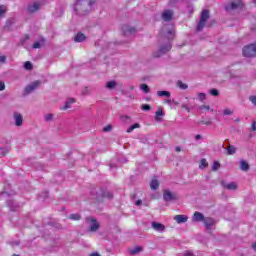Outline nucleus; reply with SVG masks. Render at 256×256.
I'll list each match as a JSON object with an SVG mask.
<instances>
[{
  "mask_svg": "<svg viewBox=\"0 0 256 256\" xmlns=\"http://www.w3.org/2000/svg\"><path fill=\"white\" fill-rule=\"evenodd\" d=\"M142 111H151V105L149 104H143L141 106Z\"/></svg>",
  "mask_w": 256,
  "mask_h": 256,
  "instance_id": "obj_38",
  "label": "nucleus"
},
{
  "mask_svg": "<svg viewBox=\"0 0 256 256\" xmlns=\"http://www.w3.org/2000/svg\"><path fill=\"white\" fill-rule=\"evenodd\" d=\"M140 89L145 93L150 92L149 86L147 84H141Z\"/></svg>",
  "mask_w": 256,
  "mask_h": 256,
  "instance_id": "obj_35",
  "label": "nucleus"
},
{
  "mask_svg": "<svg viewBox=\"0 0 256 256\" xmlns=\"http://www.w3.org/2000/svg\"><path fill=\"white\" fill-rule=\"evenodd\" d=\"M39 85H41V81L39 80L32 82L31 84L26 86V88L24 89V95L25 96L30 95V93H33V91H35V89H37Z\"/></svg>",
  "mask_w": 256,
  "mask_h": 256,
  "instance_id": "obj_5",
  "label": "nucleus"
},
{
  "mask_svg": "<svg viewBox=\"0 0 256 256\" xmlns=\"http://www.w3.org/2000/svg\"><path fill=\"white\" fill-rule=\"evenodd\" d=\"M152 229H154V231H158L159 233H163V231H165V225H163L162 223L159 222H152Z\"/></svg>",
  "mask_w": 256,
  "mask_h": 256,
  "instance_id": "obj_13",
  "label": "nucleus"
},
{
  "mask_svg": "<svg viewBox=\"0 0 256 256\" xmlns=\"http://www.w3.org/2000/svg\"><path fill=\"white\" fill-rule=\"evenodd\" d=\"M189 217H187V215H176L174 216V221H176V223L181 224V223H187Z\"/></svg>",
  "mask_w": 256,
  "mask_h": 256,
  "instance_id": "obj_14",
  "label": "nucleus"
},
{
  "mask_svg": "<svg viewBox=\"0 0 256 256\" xmlns=\"http://www.w3.org/2000/svg\"><path fill=\"white\" fill-rule=\"evenodd\" d=\"M203 223L206 229L210 230V229H213V225H215V220H213V218L207 217V218H204Z\"/></svg>",
  "mask_w": 256,
  "mask_h": 256,
  "instance_id": "obj_15",
  "label": "nucleus"
},
{
  "mask_svg": "<svg viewBox=\"0 0 256 256\" xmlns=\"http://www.w3.org/2000/svg\"><path fill=\"white\" fill-rule=\"evenodd\" d=\"M82 94L84 95H90L91 94V90L89 89V87H85L82 91Z\"/></svg>",
  "mask_w": 256,
  "mask_h": 256,
  "instance_id": "obj_41",
  "label": "nucleus"
},
{
  "mask_svg": "<svg viewBox=\"0 0 256 256\" xmlns=\"http://www.w3.org/2000/svg\"><path fill=\"white\" fill-rule=\"evenodd\" d=\"M184 256H195V254H193L191 251H187L184 253Z\"/></svg>",
  "mask_w": 256,
  "mask_h": 256,
  "instance_id": "obj_51",
  "label": "nucleus"
},
{
  "mask_svg": "<svg viewBox=\"0 0 256 256\" xmlns=\"http://www.w3.org/2000/svg\"><path fill=\"white\" fill-rule=\"evenodd\" d=\"M166 103L171 104V100H169V99L166 100Z\"/></svg>",
  "mask_w": 256,
  "mask_h": 256,
  "instance_id": "obj_58",
  "label": "nucleus"
},
{
  "mask_svg": "<svg viewBox=\"0 0 256 256\" xmlns=\"http://www.w3.org/2000/svg\"><path fill=\"white\" fill-rule=\"evenodd\" d=\"M122 31L126 37H129V35H134V33L136 32L135 28L129 25H123Z\"/></svg>",
  "mask_w": 256,
  "mask_h": 256,
  "instance_id": "obj_11",
  "label": "nucleus"
},
{
  "mask_svg": "<svg viewBox=\"0 0 256 256\" xmlns=\"http://www.w3.org/2000/svg\"><path fill=\"white\" fill-rule=\"evenodd\" d=\"M240 7H243V2L241 0H235L227 5L225 9L226 11H234L235 9H240Z\"/></svg>",
  "mask_w": 256,
  "mask_h": 256,
  "instance_id": "obj_6",
  "label": "nucleus"
},
{
  "mask_svg": "<svg viewBox=\"0 0 256 256\" xmlns=\"http://www.w3.org/2000/svg\"><path fill=\"white\" fill-rule=\"evenodd\" d=\"M85 39H87V37L85 36V34L79 32L77 33V35L74 38L75 43H83V41H85Z\"/></svg>",
  "mask_w": 256,
  "mask_h": 256,
  "instance_id": "obj_18",
  "label": "nucleus"
},
{
  "mask_svg": "<svg viewBox=\"0 0 256 256\" xmlns=\"http://www.w3.org/2000/svg\"><path fill=\"white\" fill-rule=\"evenodd\" d=\"M93 199H96V201H101L103 197L106 199H113V193L109 191H103L100 190V193L97 190L92 191Z\"/></svg>",
  "mask_w": 256,
  "mask_h": 256,
  "instance_id": "obj_3",
  "label": "nucleus"
},
{
  "mask_svg": "<svg viewBox=\"0 0 256 256\" xmlns=\"http://www.w3.org/2000/svg\"><path fill=\"white\" fill-rule=\"evenodd\" d=\"M227 155H235L237 153V148L233 145H229L227 148Z\"/></svg>",
  "mask_w": 256,
  "mask_h": 256,
  "instance_id": "obj_23",
  "label": "nucleus"
},
{
  "mask_svg": "<svg viewBox=\"0 0 256 256\" xmlns=\"http://www.w3.org/2000/svg\"><path fill=\"white\" fill-rule=\"evenodd\" d=\"M111 129H113V126L108 125V126H106V127L103 128V131H104L105 133H108L109 131H111Z\"/></svg>",
  "mask_w": 256,
  "mask_h": 256,
  "instance_id": "obj_45",
  "label": "nucleus"
},
{
  "mask_svg": "<svg viewBox=\"0 0 256 256\" xmlns=\"http://www.w3.org/2000/svg\"><path fill=\"white\" fill-rule=\"evenodd\" d=\"M240 170L245 172L249 171V163L245 160H240Z\"/></svg>",
  "mask_w": 256,
  "mask_h": 256,
  "instance_id": "obj_22",
  "label": "nucleus"
},
{
  "mask_svg": "<svg viewBox=\"0 0 256 256\" xmlns=\"http://www.w3.org/2000/svg\"><path fill=\"white\" fill-rule=\"evenodd\" d=\"M164 31L166 33L168 41L166 44L161 45L158 51H154L152 53L153 57L155 58L162 57V55H165V53H169V51H171V48L173 47L171 45V41H173V38L175 37V27L173 25H169L167 30L166 28H164Z\"/></svg>",
  "mask_w": 256,
  "mask_h": 256,
  "instance_id": "obj_1",
  "label": "nucleus"
},
{
  "mask_svg": "<svg viewBox=\"0 0 256 256\" xmlns=\"http://www.w3.org/2000/svg\"><path fill=\"white\" fill-rule=\"evenodd\" d=\"M139 127H141V124L135 123L134 125L130 126L126 132L133 133V131H135V129H139Z\"/></svg>",
  "mask_w": 256,
  "mask_h": 256,
  "instance_id": "obj_27",
  "label": "nucleus"
},
{
  "mask_svg": "<svg viewBox=\"0 0 256 256\" xmlns=\"http://www.w3.org/2000/svg\"><path fill=\"white\" fill-rule=\"evenodd\" d=\"M12 256H19V255H17V254H13Z\"/></svg>",
  "mask_w": 256,
  "mask_h": 256,
  "instance_id": "obj_60",
  "label": "nucleus"
},
{
  "mask_svg": "<svg viewBox=\"0 0 256 256\" xmlns=\"http://www.w3.org/2000/svg\"><path fill=\"white\" fill-rule=\"evenodd\" d=\"M75 103L74 98H70L68 101H66L65 105L61 107V111H67V109H71V105Z\"/></svg>",
  "mask_w": 256,
  "mask_h": 256,
  "instance_id": "obj_19",
  "label": "nucleus"
},
{
  "mask_svg": "<svg viewBox=\"0 0 256 256\" xmlns=\"http://www.w3.org/2000/svg\"><path fill=\"white\" fill-rule=\"evenodd\" d=\"M7 61V57L0 56V63H5Z\"/></svg>",
  "mask_w": 256,
  "mask_h": 256,
  "instance_id": "obj_50",
  "label": "nucleus"
},
{
  "mask_svg": "<svg viewBox=\"0 0 256 256\" xmlns=\"http://www.w3.org/2000/svg\"><path fill=\"white\" fill-rule=\"evenodd\" d=\"M39 9H41V4H39V2H35L28 6L29 13H35L36 11H39Z\"/></svg>",
  "mask_w": 256,
  "mask_h": 256,
  "instance_id": "obj_17",
  "label": "nucleus"
},
{
  "mask_svg": "<svg viewBox=\"0 0 256 256\" xmlns=\"http://www.w3.org/2000/svg\"><path fill=\"white\" fill-rule=\"evenodd\" d=\"M176 86L179 87V89H182L183 91H185V89H188V85L183 83V81L178 80L176 83Z\"/></svg>",
  "mask_w": 256,
  "mask_h": 256,
  "instance_id": "obj_25",
  "label": "nucleus"
},
{
  "mask_svg": "<svg viewBox=\"0 0 256 256\" xmlns=\"http://www.w3.org/2000/svg\"><path fill=\"white\" fill-rule=\"evenodd\" d=\"M192 221L195 223H201V221H205V215L201 212H195L192 216Z\"/></svg>",
  "mask_w": 256,
  "mask_h": 256,
  "instance_id": "obj_12",
  "label": "nucleus"
},
{
  "mask_svg": "<svg viewBox=\"0 0 256 256\" xmlns=\"http://www.w3.org/2000/svg\"><path fill=\"white\" fill-rule=\"evenodd\" d=\"M158 97H171V92L169 91H158L157 92Z\"/></svg>",
  "mask_w": 256,
  "mask_h": 256,
  "instance_id": "obj_28",
  "label": "nucleus"
},
{
  "mask_svg": "<svg viewBox=\"0 0 256 256\" xmlns=\"http://www.w3.org/2000/svg\"><path fill=\"white\" fill-rule=\"evenodd\" d=\"M163 115H165V113H163V110L161 108H159L156 113H155V119L156 121H161V118L159 117H163Z\"/></svg>",
  "mask_w": 256,
  "mask_h": 256,
  "instance_id": "obj_26",
  "label": "nucleus"
},
{
  "mask_svg": "<svg viewBox=\"0 0 256 256\" xmlns=\"http://www.w3.org/2000/svg\"><path fill=\"white\" fill-rule=\"evenodd\" d=\"M45 38H41L40 41H36L33 45H32V49H41L42 45H45Z\"/></svg>",
  "mask_w": 256,
  "mask_h": 256,
  "instance_id": "obj_20",
  "label": "nucleus"
},
{
  "mask_svg": "<svg viewBox=\"0 0 256 256\" xmlns=\"http://www.w3.org/2000/svg\"><path fill=\"white\" fill-rule=\"evenodd\" d=\"M68 219H71L72 221H79V219H81V215H79V214H70Z\"/></svg>",
  "mask_w": 256,
  "mask_h": 256,
  "instance_id": "obj_33",
  "label": "nucleus"
},
{
  "mask_svg": "<svg viewBox=\"0 0 256 256\" xmlns=\"http://www.w3.org/2000/svg\"><path fill=\"white\" fill-rule=\"evenodd\" d=\"M115 87H117V82L112 80V81H109L107 84H106V88L107 89H115Z\"/></svg>",
  "mask_w": 256,
  "mask_h": 256,
  "instance_id": "obj_30",
  "label": "nucleus"
},
{
  "mask_svg": "<svg viewBox=\"0 0 256 256\" xmlns=\"http://www.w3.org/2000/svg\"><path fill=\"white\" fill-rule=\"evenodd\" d=\"M90 256H101V255L97 252H94V253L90 254Z\"/></svg>",
  "mask_w": 256,
  "mask_h": 256,
  "instance_id": "obj_55",
  "label": "nucleus"
},
{
  "mask_svg": "<svg viewBox=\"0 0 256 256\" xmlns=\"http://www.w3.org/2000/svg\"><path fill=\"white\" fill-rule=\"evenodd\" d=\"M86 222L89 223L90 231L95 233V231L99 230V222L95 218H86Z\"/></svg>",
  "mask_w": 256,
  "mask_h": 256,
  "instance_id": "obj_7",
  "label": "nucleus"
},
{
  "mask_svg": "<svg viewBox=\"0 0 256 256\" xmlns=\"http://www.w3.org/2000/svg\"><path fill=\"white\" fill-rule=\"evenodd\" d=\"M224 116H227V115H233V110L229 109V108H226L223 110V113H222Z\"/></svg>",
  "mask_w": 256,
  "mask_h": 256,
  "instance_id": "obj_37",
  "label": "nucleus"
},
{
  "mask_svg": "<svg viewBox=\"0 0 256 256\" xmlns=\"http://www.w3.org/2000/svg\"><path fill=\"white\" fill-rule=\"evenodd\" d=\"M252 131H256V122L252 124Z\"/></svg>",
  "mask_w": 256,
  "mask_h": 256,
  "instance_id": "obj_53",
  "label": "nucleus"
},
{
  "mask_svg": "<svg viewBox=\"0 0 256 256\" xmlns=\"http://www.w3.org/2000/svg\"><path fill=\"white\" fill-rule=\"evenodd\" d=\"M198 99H199V101H205V93H199Z\"/></svg>",
  "mask_w": 256,
  "mask_h": 256,
  "instance_id": "obj_43",
  "label": "nucleus"
},
{
  "mask_svg": "<svg viewBox=\"0 0 256 256\" xmlns=\"http://www.w3.org/2000/svg\"><path fill=\"white\" fill-rule=\"evenodd\" d=\"M207 160L206 159H201L200 160V169H205V167H207Z\"/></svg>",
  "mask_w": 256,
  "mask_h": 256,
  "instance_id": "obj_36",
  "label": "nucleus"
},
{
  "mask_svg": "<svg viewBox=\"0 0 256 256\" xmlns=\"http://www.w3.org/2000/svg\"><path fill=\"white\" fill-rule=\"evenodd\" d=\"M222 187H224V189H228V191H237V183L235 182L222 183Z\"/></svg>",
  "mask_w": 256,
  "mask_h": 256,
  "instance_id": "obj_16",
  "label": "nucleus"
},
{
  "mask_svg": "<svg viewBox=\"0 0 256 256\" xmlns=\"http://www.w3.org/2000/svg\"><path fill=\"white\" fill-rule=\"evenodd\" d=\"M7 205L11 211H15V209L17 208V206L15 205V202L13 200H8Z\"/></svg>",
  "mask_w": 256,
  "mask_h": 256,
  "instance_id": "obj_32",
  "label": "nucleus"
},
{
  "mask_svg": "<svg viewBox=\"0 0 256 256\" xmlns=\"http://www.w3.org/2000/svg\"><path fill=\"white\" fill-rule=\"evenodd\" d=\"M121 119L123 121H125L126 123H129V121H131V117H129V116H122Z\"/></svg>",
  "mask_w": 256,
  "mask_h": 256,
  "instance_id": "obj_47",
  "label": "nucleus"
},
{
  "mask_svg": "<svg viewBox=\"0 0 256 256\" xmlns=\"http://www.w3.org/2000/svg\"><path fill=\"white\" fill-rule=\"evenodd\" d=\"M204 125H211V121L203 122Z\"/></svg>",
  "mask_w": 256,
  "mask_h": 256,
  "instance_id": "obj_57",
  "label": "nucleus"
},
{
  "mask_svg": "<svg viewBox=\"0 0 256 256\" xmlns=\"http://www.w3.org/2000/svg\"><path fill=\"white\" fill-rule=\"evenodd\" d=\"M163 199L164 201H175V199H177V194L172 193L169 190H165L163 193Z\"/></svg>",
  "mask_w": 256,
  "mask_h": 256,
  "instance_id": "obj_9",
  "label": "nucleus"
},
{
  "mask_svg": "<svg viewBox=\"0 0 256 256\" xmlns=\"http://www.w3.org/2000/svg\"><path fill=\"white\" fill-rule=\"evenodd\" d=\"M199 109H205L206 111H209V109H211V108L209 106H207V105H201L199 107Z\"/></svg>",
  "mask_w": 256,
  "mask_h": 256,
  "instance_id": "obj_49",
  "label": "nucleus"
},
{
  "mask_svg": "<svg viewBox=\"0 0 256 256\" xmlns=\"http://www.w3.org/2000/svg\"><path fill=\"white\" fill-rule=\"evenodd\" d=\"M142 203H143V201L137 200V201L135 202V205L139 206V205H141Z\"/></svg>",
  "mask_w": 256,
  "mask_h": 256,
  "instance_id": "obj_52",
  "label": "nucleus"
},
{
  "mask_svg": "<svg viewBox=\"0 0 256 256\" xmlns=\"http://www.w3.org/2000/svg\"><path fill=\"white\" fill-rule=\"evenodd\" d=\"M97 3V0H77L74 5V11L77 15H87L93 11V6Z\"/></svg>",
  "mask_w": 256,
  "mask_h": 256,
  "instance_id": "obj_2",
  "label": "nucleus"
},
{
  "mask_svg": "<svg viewBox=\"0 0 256 256\" xmlns=\"http://www.w3.org/2000/svg\"><path fill=\"white\" fill-rule=\"evenodd\" d=\"M54 118H55V115H53L51 113L44 115V121L46 123L53 121Z\"/></svg>",
  "mask_w": 256,
  "mask_h": 256,
  "instance_id": "obj_29",
  "label": "nucleus"
},
{
  "mask_svg": "<svg viewBox=\"0 0 256 256\" xmlns=\"http://www.w3.org/2000/svg\"><path fill=\"white\" fill-rule=\"evenodd\" d=\"M210 95H213V97H219V90L217 89L210 90Z\"/></svg>",
  "mask_w": 256,
  "mask_h": 256,
  "instance_id": "obj_40",
  "label": "nucleus"
},
{
  "mask_svg": "<svg viewBox=\"0 0 256 256\" xmlns=\"http://www.w3.org/2000/svg\"><path fill=\"white\" fill-rule=\"evenodd\" d=\"M141 251H143V247L136 246V247L130 249L129 253H130V255H139V253H141Z\"/></svg>",
  "mask_w": 256,
  "mask_h": 256,
  "instance_id": "obj_21",
  "label": "nucleus"
},
{
  "mask_svg": "<svg viewBox=\"0 0 256 256\" xmlns=\"http://www.w3.org/2000/svg\"><path fill=\"white\" fill-rule=\"evenodd\" d=\"M249 101L252 102V104H254V106L256 107V96H250Z\"/></svg>",
  "mask_w": 256,
  "mask_h": 256,
  "instance_id": "obj_44",
  "label": "nucleus"
},
{
  "mask_svg": "<svg viewBox=\"0 0 256 256\" xmlns=\"http://www.w3.org/2000/svg\"><path fill=\"white\" fill-rule=\"evenodd\" d=\"M181 107H182V109H185V111H187V113H191V108H189V106H187V104H182Z\"/></svg>",
  "mask_w": 256,
  "mask_h": 256,
  "instance_id": "obj_42",
  "label": "nucleus"
},
{
  "mask_svg": "<svg viewBox=\"0 0 256 256\" xmlns=\"http://www.w3.org/2000/svg\"><path fill=\"white\" fill-rule=\"evenodd\" d=\"M209 20V10H203L200 16V21L197 25V31H203L205 24Z\"/></svg>",
  "mask_w": 256,
  "mask_h": 256,
  "instance_id": "obj_4",
  "label": "nucleus"
},
{
  "mask_svg": "<svg viewBox=\"0 0 256 256\" xmlns=\"http://www.w3.org/2000/svg\"><path fill=\"white\" fill-rule=\"evenodd\" d=\"M24 68L27 71H31V69H33V64L31 62L27 61V62L24 63Z\"/></svg>",
  "mask_w": 256,
  "mask_h": 256,
  "instance_id": "obj_34",
  "label": "nucleus"
},
{
  "mask_svg": "<svg viewBox=\"0 0 256 256\" xmlns=\"http://www.w3.org/2000/svg\"><path fill=\"white\" fill-rule=\"evenodd\" d=\"M239 121H241V119L237 118V119H236V123H239Z\"/></svg>",
  "mask_w": 256,
  "mask_h": 256,
  "instance_id": "obj_59",
  "label": "nucleus"
},
{
  "mask_svg": "<svg viewBox=\"0 0 256 256\" xmlns=\"http://www.w3.org/2000/svg\"><path fill=\"white\" fill-rule=\"evenodd\" d=\"M173 10H164L162 12L161 18L163 19V21L169 22L171 21V19H173Z\"/></svg>",
  "mask_w": 256,
  "mask_h": 256,
  "instance_id": "obj_10",
  "label": "nucleus"
},
{
  "mask_svg": "<svg viewBox=\"0 0 256 256\" xmlns=\"http://www.w3.org/2000/svg\"><path fill=\"white\" fill-rule=\"evenodd\" d=\"M13 120H14V125L16 127H22L23 126V114L19 112H14L13 113Z\"/></svg>",
  "mask_w": 256,
  "mask_h": 256,
  "instance_id": "obj_8",
  "label": "nucleus"
},
{
  "mask_svg": "<svg viewBox=\"0 0 256 256\" xmlns=\"http://www.w3.org/2000/svg\"><path fill=\"white\" fill-rule=\"evenodd\" d=\"M0 91H5V82L0 81Z\"/></svg>",
  "mask_w": 256,
  "mask_h": 256,
  "instance_id": "obj_48",
  "label": "nucleus"
},
{
  "mask_svg": "<svg viewBox=\"0 0 256 256\" xmlns=\"http://www.w3.org/2000/svg\"><path fill=\"white\" fill-rule=\"evenodd\" d=\"M7 155V151L3 148H0V157H5Z\"/></svg>",
  "mask_w": 256,
  "mask_h": 256,
  "instance_id": "obj_46",
  "label": "nucleus"
},
{
  "mask_svg": "<svg viewBox=\"0 0 256 256\" xmlns=\"http://www.w3.org/2000/svg\"><path fill=\"white\" fill-rule=\"evenodd\" d=\"M219 167H221V164L219 162H214L212 165V171H217V169H219Z\"/></svg>",
  "mask_w": 256,
  "mask_h": 256,
  "instance_id": "obj_39",
  "label": "nucleus"
},
{
  "mask_svg": "<svg viewBox=\"0 0 256 256\" xmlns=\"http://www.w3.org/2000/svg\"><path fill=\"white\" fill-rule=\"evenodd\" d=\"M5 13H7V6L1 5L0 6V19H2V17H5Z\"/></svg>",
  "mask_w": 256,
  "mask_h": 256,
  "instance_id": "obj_31",
  "label": "nucleus"
},
{
  "mask_svg": "<svg viewBox=\"0 0 256 256\" xmlns=\"http://www.w3.org/2000/svg\"><path fill=\"white\" fill-rule=\"evenodd\" d=\"M195 139H196L197 141H199V139H201V135H199V134L196 135V136H195Z\"/></svg>",
  "mask_w": 256,
  "mask_h": 256,
  "instance_id": "obj_56",
  "label": "nucleus"
},
{
  "mask_svg": "<svg viewBox=\"0 0 256 256\" xmlns=\"http://www.w3.org/2000/svg\"><path fill=\"white\" fill-rule=\"evenodd\" d=\"M150 187L151 189H153V191H155L156 189H159V181H157V179H153L150 182Z\"/></svg>",
  "mask_w": 256,
  "mask_h": 256,
  "instance_id": "obj_24",
  "label": "nucleus"
},
{
  "mask_svg": "<svg viewBox=\"0 0 256 256\" xmlns=\"http://www.w3.org/2000/svg\"><path fill=\"white\" fill-rule=\"evenodd\" d=\"M175 151H177V153L181 152V147L177 146V147L175 148Z\"/></svg>",
  "mask_w": 256,
  "mask_h": 256,
  "instance_id": "obj_54",
  "label": "nucleus"
}]
</instances>
